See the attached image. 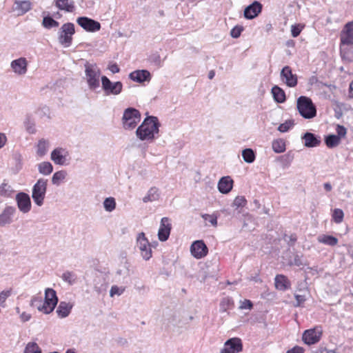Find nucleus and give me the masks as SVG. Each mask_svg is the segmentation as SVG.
<instances>
[{
    "label": "nucleus",
    "instance_id": "f257e3e1",
    "mask_svg": "<svg viewBox=\"0 0 353 353\" xmlns=\"http://www.w3.org/2000/svg\"><path fill=\"white\" fill-rule=\"evenodd\" d=\"M160 123L157 117H147L137 128L136 135L141 141L152 142L159 137Z\"/></svg>",
    "mask_w": 353,
    "mask_h": 353
},
{
    "label": "nucleus",
    "instance_id": "f03ea898",
    "mask_svg": "<svg viewBox=\"0 0 353 353\" xmlns=\"http://www.w3.org/2000/svg\"><path fill=\"white\" fill-rule=\"evenodd\" d=\"M58 303L56 291L52 288H47L45 290V300L42 301L39 298H34L32 300V305L36 306L38 310L44 314L52 312Z\"/></svg>",
    "mask_w": 353,
    "mask_h": 353
},
{
    "label": "nucleus",
    "instance_id": "7ed1b4c3",
    "mask_svg": "<svg viewBox=\"0 0 353 353\" xmlns=\"http://www.w3.org/2000/svg\"><path fill=\"white\" fill-rule=\"evenodd\" d=\"M85 79L88 88L94 91L100 87V81H101V70L95 63L86 61L84 64Z\"/></svg>",
    "mask_w": 353,
    "mask_h": 353
},
{
    "label": "nucleus",
    "instance_id": "20e7f679",
    "mask_svg": "<svg viewBox=\"0 0 353 353\" xmlns=\"http://www.w3.org/2000/svg\"><path fill=\"white\" fill-rule=\"evenodd\" d=\"M296 106L301 117L310 119L316 117V108L312 99L307 97L301 96L297 99Z\"/></svg>",
    "mask_w": 353,
    "mask_h": 353
},
{
    "label": "nucleus",
    "instance_id": "39448f33",
    "mask_svg": "<svg viewBox=\"0 0 353 353\" xmlns=\"http://www.w3.org/2000/svg\"><path fill=\"white\" fill-rule=\"evenodd\" d=\"M74 33V23L68 22L63 24L57 32L59 44L64 48H69L72 43V37Z\"/></svg>",
    "mask_w": 353,
    "mask_h": 353
},
{
    "label": "nucleus",
    "instance_id": "423d86ee",
    "mask_svg": "<svg viewBox=\"0 0 353 353\" xmlns=\"http://www.w3.org/2000/svg\"><path fill=\"white\" fill-rule=\"evenodd\" d=\"M141 120L139 111L134 108H128L124 110L122 117V124L125 130L134 129Z\"/></svg>",
    "mask_w": 353,
    "mask_h": 353
},
{
    "label": "nucleus",
    "instance_id": "0eeeda50",
    "mask_svg": "<svg viewBox=\"0 0 353 353\" xmlns=\"http://www.w3.org/2000/svg\"><path fill=\"white\" fill-rule=\"evenodd\" d=\"M48 180L43 178L39 179L32 187V198L38 206L43 204L47 191Z\"/></svg>",
    "mask_w": 353,
    "mask_h": 353
},
{
    "label": "nucleus",
    "instance_id": "6e6552de",
    "mask_svg": "<svg viewBox=\"0 0 353 353\" xmlns=\"http://www.w3.org/2000/svg\"><path fill=\"white\" fill-rule=\"evenodd\" d=\"M123 83L121 81H112L106 76L101 77V88L105 96H117L122 92Z\"/></svg>",
    "mask_w": 353,
    "mask_h": 353
},
{
    "label": "nucleus",
    "instance_id": "1a4fd4ad",
    "mask_svg": "<svg viewBox=\"0 0 353 353\" xmlns=\"http://www.w3.org/2000/svg\"><path fill=\"white\" fill-rule=\"evenodd\" d=\"M137 246L141 255L145 261H148L152 256L151 245L145 237V233H139L137 237Z\"/></svg>",
    "mask_w": 353,
    "mask_h": 353
},
{
    "label": "nucleus",
    "instance_id": "9d476101",
    "mask_svg": "<svg viewBox=\"0 0 353 353\" xmlns=\"http://www.w3.org/2000/svg\"><path fill=\"white\" fill-rule=\"evenodd\" d=\"M323 330L321 326H317L304 331L302 336L303 342L307 345L318 343L322 336Z\"/></svg>",
    "mask_w": 353,
    "mask_h": 353
},
{
    "label": "nucleus",
    "instance_id": "9b49d317",
    "mask_svg": "<svg viewBox=\"0 0 353 353\" xmlns=\"http://www.w3.org/2000/svg\"><path fill=\"white\" fill-rule=\"evenodd\" d=\"M51 160L59 165H65L69 164V152L63 148H57L53 150L50 154Z\"/></svg>",
    "mask_w": 353,
    "mask_h": 353
},
{
    "label": "nucleus",
    "instance_id": "f8f14e48",
    "mask_svg": "<svg viewBox=\"0 0 353 353\" xmlns=\"http://www.w3.org/2000/svg\"><path fill=\"white\" fill-rule=\"evenodd\" d=\"M281 80L290 88L296 86L298 83L297 76L292 73L291 68L288 65L284 66L280 73Z\"/></svg>",
    "mask_w": 353,
    "mask_h": 353
},
{
    "label": "nucleus",
    "instance_id": "ddd939ff",
    "mask_svg": "<svg viewBox=\"0 0 353 353\" xmlns=\"http://www.w3.org/2000/svg\"><path fill=\"white\" fill-rule=\"evenodd\" d=\"M243 350V343L241 339L234 337L227 340L221 353H239Z\"/></svg>",
    "mask_w": 353,
    "mask_h": 353
},
{
    "label": "nucleus",
    "instance_id": "4468645a",
    "mask_svg": "<svg viewBox=\"0 0 353 353\" xmlns=\"http://www.w3.org/2000/svg\"><path fill=\"white\" fill-rule=\"evenodd\" d=\"M77 22L87 32H94L101 29V24L99 22L87 17H78Z\"/></svg>",
    "mask_w": 353,
    "mask_h": 353
},
{
    "label": "nucleus",
    "instance_id": "2eb2a0df",
    "mask_svg": "<svg viewBox=\"0 0 353 353\" xmlns=\"http://www.w3.org/2000/svg\"><path fill=\"white\" fill-rule=\"evenodd\" d=\"M16 212L17 208L14 206L6 205L0 214V226L5 227L11 224Z\"/></svg>",
    "mask_w": 353,
    "mask_h": 353
},
{
    "label": "nucleus",
    "instance_id": "dca6fc26",
    "mask_svg": "<svg viewBox=\"0 0 353 353\" xmlns=\"http://www.w3.org/2000/svg\"><path fill=\"white\" fill-rule=\"evenodd\" d=\"M190 252L194 258L199 259L207 255L208 249L202 240H197L191 245Z\"/></svg>",
    "mask_w": 353,
    "mask_h": 353
},
{
    "label": "nucleus",
    "instance_id": "f3484780",
    "mask_svg": "<svg viewBox=\"0 0 353 353\" xmlns=\"http://www.w3.org/2000/svg\"><path fill=\"white\" fill-rule=\"evenodd\" d=\"M16 201L19 210L23 213H28L31 210L30 196L25 192H19L16 195Z\"/></svg>",
    "mask_w": 353,
    "mask_h": 353
},
{
    "label": "nucleus",
    "instance_id": "a211bd4d",
    "mask_svg": "<svg viewBox=\"0 0 353 353\" xmlns=\"http://www.w3.org/2000/svg\"><path fill=\"white\" fill-rule=\"evenodd\" d=\"M172 225L168 217H163L161 220L160 227L158 231V238L161 241H165L169 238Z\"/></svg>",
    "mask_w": 353,
    "mask_h": 353
},
{
    "label": "nucleus",
    "instance_id": "6ab92c4d",
    "mask_svg": "<svg viewBox=\"0 0 353 353\" xmlns=\"http://www.w3.org/2000/svg\"><path fill=\"white\" fill-rule=\"evenodd\" d=\"M262 4L257 1L248 6L244 10V17L247 19H253L256 17L262 11Z\"/></svg>",
    "mask_w": 353,
    "mask_h": 353
},
{
    "label": "nucleus",
    "instance_id": "aec40b11",
    "mask_svg": "<svg viewBox=\"0 0 353 353\" xmlns=\"http://www.w3.org/2000/svg\"><path fill=\"white\" fill-rule=\"evenodd\" d=\"M13 72L18 75H24L28 70V61L26 58L21 57L13 60L10 63Z\"/></svg>",
    "mask_w": 353,
    "mask_h": 353
},
{
    "label": "nucleus",
    "instance_id": "412c9836",
    "mask_svg": "<svg viewBox=\"0 0 353 353\" xmlns=\"http://www.w3.org/2000/svg\"><path fill=\"white\" fill-rule=\"evenodd\" d=\"M94 289L100 294L106 292L108 287V281L102 274H97L93 280Z\"/></svg>",
    "mask_w": 353,
    "mask_h": 353
},
{
    "label": "nucleus",
    "instance_id": "4be33fe9",
    "mask_svg": "<svg viewBox=\"0 0 353 353\" xmlns=\"http://www.w3.org/2000/svg\"><path fill=\"white\" fill-rule=\"evenodd\" d=\"M340 54L343 61H353V43H346L340 41Z\"/></svg>",
    "mask_w": 353,
    "mask_h": 353
},
{
    "label": "nucleus",
    "instance_id": "5701e85b",
    "mask_svg": "<svg viewBox=\"0 0 353 353\" xmlns=\"http://www.w3.org/2000/svg\"><path fill=\"white\" fill-rule=\"evenodd\" d=\"M340 41L353 43V21L347 23L340 33Z\"/></svg>",
    "mask_w": 353,
    "mask_h": 353
},
{
    "label": "nucleus",
    "instance_id": "b1692460",
    "mask_svg": "<svg viewBox=\"0 0 353 353\" xmlns=\"http://www.w3.org/2000/svg\"><path fill=\"white\" fill-rule=\"evenodd\" d=\"M129 78L133 81L141 83L144 81H150L151 74L147 70H138L130 72Z\"/></svg>",
    "mask_w": 353,
    "mask_h": 353
},
{
    "label": "nucleus",
    "instance_id": "393cba45",
    "mask_svg": "<svg viewBox=\"0 0 353 353\" xmlns=\"http://www.w3.org/2000/svg\"><path fill=\"white\" fill-rule=\"evenodd\" d=\"M32 9V3L27 0H16L14 3L13 10L17 12L18 16L23 15Z\"/></svg>",
    "mask_w": 353,
    "mask_h": 353
},
{
    "label": "nucleus",
    "instance_id": "a878e982",
    "mask_svg": "<svg viewBox=\"0 0 353 353\" xmlns=\"http://www.w3.org/2000/svg\"><path fill=\"white\" fill-rule=\"evenodd\" d=\"M301 139L304 140V145L307 148H314L321 143L320 137L312 132H305Z\"/></svg>",
    "mask_w": 353,
    "mask_h": 353
},
{
    "label": "nucleus",
    "instance_id": "bb28decb",
    "mask_svg": "<svg viewBox=\"0 0 353 353\" xmlns=\"http://www.w3.org/2000/svg\"><path fill=\"white\" fill-rule=\"evenodd\" d=\"M233 187V180L230 176H223L218 183V190L222 194L229 193Z\"/></svg>",
    "mask_w": 353,
    "mask_h": 353
},
{
    "label": "nucleus",
    "instance_id": "cd10ccee",
    "mask_svg": "<svg viewBox=\"0 0 353 353\" xmlns=\"http://www.w3.org/2000/svg\"><path fill=\"white\" fill-rule=\"evenodd\" d=\"M55 6L61 10L72 12L74 10V2L72 0H54Z\"/></svg>",
    "mask_w": 353,
    "mask_h": 353
},
{
    "label": "nucleus",
    "instance_id": "c85d7f7f",
    "mask_svg": "<svg viewBox=\"0 0 353 353\" xmlns=\"http://www.w3.org/2000/svg\"><path fill=\"white\" fill-rule=\"evenodd\" d=\"M275 287L279 290H285L290 287L288 278L283 274H278L275 277Z\"/></svg>",
    "mask_w": 353,
    "mask_h": 353
},
{
    "label": "nucleus",
    "instance_id": "c756f323",
    "mask_svg": "<svg viewBox=\"0 0 353 353\" xmlns=\"http://www.w3.org/2000/svg\"><path fill=\"white\" fill-rule=\"evenodd\" d=\"M271 92L272 94L273 99L276 102L282 103L285 101V93L284 90L278 85L273 86L272 88Z\"/></svg>",
    "mask_w": 353,
    "mask_h": 353
},
{
    "label": "nucleus",
    "instance_id": "7c9ffc66",
    "mask_svg": "<svg viewBox=\"0 0 353 353\" xmlns=\"http://www.w3.org/2000/svg\"><path fill=\"white\" fill-rule=\"evenodd\" d=\"M160 197V192L157 187H152L148 191L146 195L143 198L144 203L158 201Z\"/></svg>",
    "mask_w": 353,
    "mask_h": 353
},
{
    "label": "nucleus",
    "instance_id": "2f4dec72",
    "mask_svg": "<svg viewBox=\"0 0 353 353\" xmlns=\"http://www.w3.org/2000/svg\"><path fill=\"white\" fill-rule=\"evenodd\" d=\"M72 308V305L65 301L60 302L57 313L60 318H65L69 315Z\"/></svg>",
    "mask_w": 353,
    "mask_h": 353
},
{
    "label": "nucleus",
    "instance_id": "473e14b6",
    "mask_svg": "<svg viewBox=\"0 0 353 353\" xmlns=\"http://www.w3.org/2000/svg\"><path fill=\"white\" fill-rule=\"evenodd\" d=\"M318 241L325 245L334 246L338 243V239L331 235L323 234L318 236Z\"/></svg>",
    "mask_w": 353,
    "mask_h": 353
},
{
    "label": "nucleus",
    "instance_id": "72a5a7b5",
    "mask_svg": "<svg viewBox=\"0 0 353 353\" xmlns=\"http://www.w3.org/2000/svg\"><path fill=\"white\" fill-rule=\"evenodd\" d=\"M234 307V301L231 297L226 296L221 299L220 303V312H225Z\"/></svg>",
    "mask_w": 353,
    "mask_h": 353
},
{
    "label": "nucleus",
    "instance_id": "f704fd0d",
    "mask_svg": "<svg viewBox=\"0 0 353 353\" xmlns=\"http://www.w3.org/2000/svg\"><path fill=\"white\" fill-rule=\"evenodd\" d=\"M272 148L275 153H282L285 150V142L282 139H275L272 143Z\"/></svg>",
    "mask_w": 353,
    "mask_h": 353
},
{
    "label": "nucleus",
    "instance_id": "c9c22d12",
    "mask_svg": "<svg viewBox=\"0 0 353 353\" xmlns=\"http://www.w3.org/2000/svg\"><path fill=\"white\" fill-rule=\"evenodd\" d=\"M38 170L41 174L49 175L53 171V166L51 163L44 161L38 164Z\"/></svg>",
    "mask_w": 353,
    "mask_h": 353
},
{
    "label": "nucleus",
    "instance_id": "e433bc0d",
    "mask_svg": "<svg viewBox=\"0 0 353 353\" xmlns=\"http://www.w3.org/2000/svg\"><path fill=\"white\" fill-rule=\"evenodd\" d=\"M340 137L335 134H330L325 139L326 145L330 148L336 147L340 143Z\"/></svg>",
    "mask_w": 353,
    "mask_h": 353
},
{
    "label": "nucleus",
    "instance_id": "4c0bfd02",
    "mask_svg": "<svg viewBox=\"0 0 353 353\" xmlns=\"http://www.w3.org/2000/svg\"><path fill=\"white\" fill-rule=\"evenodd\" d=\"M49 147V143L48 141L42 139L39 141L38 145H37V154L39 157L44 156L48 150Z\"/></svg>",
    "mask_w": 353,
    "mask_h": 353
},
{
    "label": "nucleus",
    "instance_id": "58836bf2",
    "mask_svg": "<svg viewBox=\"0 0 353 353\" xmlns=\"http://www.w3.org/2000/svg\"><path fill=\"white\" fill-rule=\"evenodd\" d=\"M243 160L248 163H252L255 161L256 155L254 150L251 148H246L242 151Z\"/></svg>",
    "mask_w": 353,
    "mask_h": 353
},
{
    "label": "nucleus",
    "instance_id": "ea45409f",
    "mask_svg": "<svg viewBox=\"0 0 353 353\" xmlns=\"http://www.w3.org/2000/svg\"><path fill=\"white\" fill-rule=\"evenodd\" d=\"M61 279L63 281L72 285L76 283L77 277L73 272L66 271L63 273Z\"/></svg>",
    "mask_w": 353,
    "mask_h": 353
},
{
    "label": "nucleus",
    "instance_id": "a19ab883",
    "mask_svg": "<svg viewBox=\"0 0 353 353\" xmlns=\"http://www.w3.org/2000/svg\"><path fill=\"white\" fill-rule=\"evenodd\" d=\"M116 201L113 197L105 199L103 203V208L106 212H111L116 208Z\"/></svg>",
    "mask_w": 353,
    "mask_h": 353
},
{
    "label": "nucleus",
    "instance_id": "79ce46f5",
    "mask_svg": "<svg viewBox=\"0 0 353 353\" xmlns=\"http://www.w3.org/2000/svg\"><path fill=\"white\" fill-rule=\"evenodd\" d=\"M67 174L64 170L57 171L54 173L52 177V183L54 185H59L61 182L63 181L66 176Z\"/></svg>",
    "mask_w": 353,
    "mask_h": 353
},
{
    "label": "nucleus",
    "instance_id": "37998d69",
    "mask_svg": "<svg viewBox=\"0 0 353 353\" xmlns=\"http://www.w3.org/2000/svg\"><path fill=\"white\" fill-rule=\"evenodd\" d=\"M42 25L47 29H50L54 27H58L59 23L54 20L50 16L44 17L42 21Z\"/></svg>",
    "mask_w": 353,
    "mask_h": 353
},
{
    "label": "nucleus",
    "instance_id": "c03bdc74",
    "mask_svg": "<svg viewBox=\"0 0 353 353\" xmlns=\"http://www.w3.org/2000/svg\"><path fill=\"white\" fill-rule=\"evenodd\" d=\"M13 192L11 186L6 183H3L0 185V195L4 197H9Z\"/></svg>",
    "mask_w": 353,
    "mask_h": 353
},
{
    "label": "nucleus",
    "instance_id": "a18cd8bd",
    "mask_svg": "<svg viewBox=\"0 0 353 353\" xmlns=\"http://www.w3.org/2000/svg\"><path fill=\"white\" fill-rule=\"evenodd\" d=\"M24 353H41V351L36 343L30 342L26 345Z\"/></svg>",
    "mask_w": 353,
    "mask_h": 353
},
{
    "label": "nucleus",
    "instance_id": "49530a36",
    "mask_svg": "<svg viewBox=\"0 0 353 353\" xmlns=\"http://www.w3.org/2000/svg\"><path fill=\"white\" fill-rule=\"evenodd\" d=\"M332 219L336 223H341L344 217V213L341 209L336 208L332 212Z\"/></svg>",
    "mask_w": 353,
    "mask_h": 353
},
{
    "label": "nucleus",
    "instance_id": "de8ad7c7",
    "mask_svg": "<svg viewBox=\"0 0 353 353\" xmlns=\"http://www.w3.org/2000/svg\"><path fill=\"white\" fill-rule=\"evenodd\" d=\"M294 157V153L292 151H290L287 154L281 156L279 159L283 165H288L292 162Z\"/></svg>",
    "mask_w": 353,
    "mask_h": 353
},
{
    "label": "nucleus",
    "instance_id": "09e8293b",
    "mask_svg": "<svg viewBox=\"0 0 353 353\" xmlns=\"http://www.w3.org/2000/svg\"><path fill=\"white\" fill-rule=\"evenodd\" d=\"M294 125L293 120H288L283 123H281L278 127V130L281 132H286L290 130Z\"/></svg>",
    "mask_w": 353,
    "mask_h": 353
},
{
    "label": "nucleus",
    "instance_id": "8fccbe9b",
    "mask_svg": "<svg viewBox=\"0 0 353 353\" xmlns=\"http://www.w3.org/2000/svg\"><path fill=\"white\" fill-rule=\"evenodd\" d=\"M304 26L302 24H294L291 26V34L293 37H297L302 30L303 29Z\"/></svg>",
    "mask_w": 353,
    "mask_h": 353
},
{
    "label": "nucleus",
    "instance_id": "3c124183",
    "mask_svg": "<svg viewBox=\"0 0 353 353\" xmlns=\"http://www.w3.org/2000/svg\"><path fill=\"white\" fill-rule=\"evenodd\" d=\"M124 290L125 289L123 288H119L117 285H112L110 291V296L111 297H113L114 295L120 296L123 293Z\"/></svg>",
    "mask_w": 353,
    "mask_h": 353
},
{
    "label": "nucleus",
    "instance_id": "603ef678",
    "mask_svg": "<svg viewBox=\"0 0 353 353\" xmlns=\"http://www.w3.org/2000/svg\"><path fill=\"white\" fill-rule=\"evenodd\" d=\"M243 30V26H236L234 27L230 31V35L233 38H239Z\"/></svg>",
    "mask_w": 353,
    "mask_h": 353
},
{
    "label": "nucleus",
    "instance_id": "864d4df0",
    "mask_svg": "<svg viewBox=\"0 0 353 353\" xmlns=\"http://www.w3.org/2000/svg\"><path fill=\"white\" fill-rule=\"evenodd\" d=\"M291 264L298 266V267L303 266V265H306V263L303 261V260L302 259V256H300L299 254H296L294 256V259H293L292 261L291 262Z\"/></svg>",
    "mask_w": 353,
    "mask_h": 353
},
{
    "label": "nucleus",
    "instance_id": "5fc2aeb1",
    "mask_svg": "<svg viewBox=\"0 0 353 353\" xmlns=\"http://www.w3.org/2000/svg\"><path fill=\"white\" fill-rule=\"evenodd\" d=\"M246 199L243 196H238L235 198L234 201V205L236 206L237 208L239 207H243L246 204Z\"/></svg>",
    "mask_w": 353,
    "mask_h": 353
},
{
    "label": "nucleus",
    "instance_id": "6e6d98bb",
    "mask_svg": "<svg viewBox=\"0 0 353 353\" xmlns=\"http://www.w3.org/2000/svg\"><path fill=\"white\" fill-rule=\"evenodd\" d=\"M202 217L205 221H209L212 225L216 226L217 225V217L216 216L205 214L202 215Z\"/></svg>",
    "mask_w": 353,
    "mask_h": 353
},
{
    "label": "nucleus",
    "instance_id": "4d7b16f0",
    "mask_svg": "<svg viewBox=\"0 0 353 353\" xmlns=\"http://www.w3.org/2000/svg\"><path fill=\"white\" fill-rule=\"evenodd\" d=\"M253 307V304L251 301L245 299L241 303L239 308L241 310H251Z\"/></svg>",
    "mask_w": 353,
    "mask_h": 353
},
{
    "label": "nucleus",
    "instance_id": "13d9d810",
    "mask_svg": "<svg viewBox=\"0 0 353 353\" xmlns=\"http://www.w3.org/2000/svg\"><path fill=\"white\" fill-rule=\"evenodd\" d=\"M336 131L337 133L336 136H339L340 137V139L342 137H344L347 133L345 128L341 125H337Z\"/></svg>",
    "mask_w": 353,
    "mask_h": 353
},
{
    "label": "nucleus",
    "instance_id": "bf43d9fd",
    "mask_svg": "<svg viewBox=\"0 0 353 353\" xmlns=\"http://www.w3.org/2000/svg\"><path fill=\"white\" fill-rule=\"evenodd\" d=\"M11 291L10 290H6V291H2L0 293V305H2L3 303H5L6 300L10 296Z\"/></svg>",
    "mask_w": 353,
    "mask_h": 353
},
{
    "label": "nucleus",
    "instance_id": "052dcab7",
    "mask_svg": "<svg viewBox=\"0 0 353 353\" xmlns=\"http://www.w3.org/2000/svg\"><path fill=\"white\" fill-rule=\"evenodd\" d=\"M286 353H304V349L300 346H295L288 350Z\"/></svg>",
    "mask_w": 353,
    "mask_h": 353
},
{
    "label": "nucleus",
    "instance_id": "680f3d73",
    "mask_svg": "<svg viewBox=\"0 0 353 353\" xmlns=\"http://www.w3.org/2000/svg\"><path fill=\"white\" fill-rule=\"evenodd\" d=\"M108 69L112 73V74H116V73H118L120 71V68L117 65V63H113L112 65H110L108 66Z\"/></svg>",
    "mask_w": 353,
    "mask_h": 353
},
{
    "label": "nucleus",
    "instance_id": "e2e57ef3",
    "mask_svg": "<svg viewBox=\"0 0 353 353\" xmlns=\"http://www.w3.org/2000/svg\"><path fill=\"white\" fill-rule=\"evenodd\" d=\"M152 61L158 66H161V60L159 54H154L152 57Z\"/></svg>",
    "mask_w": 353,
    "mask_h": 353
},
{
    "label": "nucleus",
    "instance_id": "0e129e2a",
    "mask_svg": "<svg viewBox=\"0 0 353 353\" xmlns=\"http://www.w3.org/2000/svg\"><path fill=\"white\" fill-rule=\"evenodd\" d=\"M7 142V137L4 133L0 132V149L3 148Z\"/></svg>",
    "mask_w": 353,
    "mask_h": 353
},
{
    "label": "nucleus",
    "instance_id": "69168bd1",
    "mask_svg": "<svg viewBox=\"0 0 353 353\" xmlns=\"http://www.w3.org/2000/svg\"><path fill=\"white\" fill-rule=\"evenodd\" d=\"M295 299L297 302L296 306H299L302 303L305 301L304 296L296 294L295 295Z\"/></svg>",
    "mask_w": 353,
    "mask_h": 353
},
{
    "label": "nucleus",
    "instance_id": "338daca9",
    "mask_svg": "<svg viewBox=\"0 0 353 353\" xmlns=\"http://www.w3.org/2000/svg\"><path fill=\"white\" fill-rule=\"evenodd\" d=\"M31 318V315L26 312H23L21 314V319L23 322L28 321Z\"/></svg>",
    "mask_w": 353,
    "mask_h": 353
},
{
    "label": "nucleus",
    "instance_id": "774afa93",
    "mask_svg": "<svg viewBox=\"0 0 353 353\" xmlns=\"http://www.w3.org/2000/svg\"><path fill=\"white\" fill-rule=\"evenodd\" d=\"M349 96L353 98V81L350 84Z\"/></svg>",
    "mask_w": 353,
    "mask_h": 353
}]
</instances>
